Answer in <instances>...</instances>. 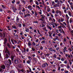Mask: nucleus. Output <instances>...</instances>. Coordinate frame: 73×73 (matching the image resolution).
<instances>
[{
    "label": "nucleus",
    "mask_w": 73,
    "mask_h": 73,
    "mask_svg": "<svg viewBox=\"0 0 73 73\" xmlns=\"http://www.w3.org/2000/svg\"><path fill=\"white\" fill-rule=\"evenodd\" d=\"M65 20V19H63V18H61V19H59L58 21L60 24L61 25V26H62V27H63L64 25L63 24H62V23H61V22H63Z\"/></svg>",
    "instance_id": "1"
},
{
    "label": "nucleus",
    "mask_w": 73,
    "mask_h": 73,
    "mask_svg": "<svg viewBox=\"0 0 73 73\" xmlns=\"http://www.w3.org/2000/svg\"><path fill=\"white\" fill-rule=\"evenodd\" d=\"M40 17H41V18L39 20L43 21L45 20V16L44 15H40Z\"/></svg>",
    "instance_id": "2"
},
{
    "label": "nucleus",
    "mask_w": 73,
    "mask_h": 73,
    "mask_svg": "<svg viewBox=\"0 0 73 73\" xmlns=\"http://www.w3.org/2000/svg\"><path fill=\"white\" fill-rule=\"evenodd\" d=\"M56 14H58L59 13L60 16H61L62 15V13L61 12V11H59V10H57L56 11Z\"/></svg>",
    "instance_id": "3"
},
{
    "label": "nucleus",
    "mask_w": 73,
    "mask_h": 73,
    "mask_svg": "<svg viewBox=\"0 0 73 73\" xmlns=\"http://www.w3.org/2000/svg\"><path fill=\"white\" fill-rule=\"evenodd\" d=\"M14 62L15 64H17L19 63V61L18 59H15L14 61Z\"/></svg>",
    "instance_id": "4"
},
{
    "label": "nucleus",
    "mask_w": 73,
    "mask_h": 73,
    "mask_svg": "<svg viewBox=\"0 0 73 73\" xmlns=\"http://www.w3.org/2000/svg\"><path fill=\"white\" fill-rule=\"evenodd\" d=\"M46 65L47 66L48 65V64H47L46 63H45L42 65V68H45V67H46Z\"/></svg>",
    "instance_id": "5"
},
{
    "label": "nucleus",
    "mask_w": 73,
    "mask_h": 73,
    "mask_svg": "<svg viewBox=\"0 0 73 73\" xmlns=\"http://www.w3.org/2000/svg\"><path fill=\"white\" fill-rule=\"evenodd\" d=\"M58 31L59 32H60V33H62V32L63 33H64V34L65 32H64V31L63 29H58Z\"/></svg>",
    "instance_id": "6"
},
{
    "label": "nucleus",
    "mask_w": 73,
    "mask_h": 73,
    "mask_svg": "<svg viewBox=\"0 0 73 73\" xmlns=\"http://www.w3.org/2000/svg\"><path fill=\"white\" fill-rule=\"evenodd\" d=\"M32 8L33 7H32V6L31 5L28 6L27 7V8H28L29 9L30 11H32Z\"/></svg>",
    "instance_id": "7"
},
{
    "label": "nucleus",
    "mask_w": 73,
    "mask_h": 73,
    "mask_svg": "<svg viewBox=\"0 0 73 73\" xmlns=\"http://www.w3.org/2000/svg\"><path fill=\"white\" fill-rule=\"evenodd\" d=\"M48 33L49 35V37L51 38V39H52V38H53V37H52V33H51V32H49Z\"/></svg>",
    "instance_id": "8"
},
{
    "label": "nucleus",
    "mask_w": 73,
    "mask_h": 73,
    "mask_svg": "<svg viewBox=\"0 0 73 73\" xmlns=\"http://www.w3.org/2000/svg\"><path fill=\"white\" fill-rule=\"evenodd\" d=\"M62 9H64V10L66 9V6L64 4H63L62 5Z\"/></svg>",
    "instance_id": "9"
},
{
    "label": "nucleus",
    "mask_w": 73,
    "mask_h": 73,
    "mask_svg": "<svg viewBox=\"0 0 73 73\" xmlns=\"http://www.w3.org/2000/svg\"><path fill=\"white\" fill-rule=\"evenodd\" d=\"M15 56H16L15 55H12L11 56V58L12 61L13 60V59H14V57H15Z\"/></svg>",
    "instance_id": "10"
},
{
    "label": "nucleus",
    "mask_w": 73,
    "mask_h": 73,
    "mask_svg": "<svg viewBox=\"0 0 73 73\" xmlns=\"http://www.w3.org/2000/svg\"><path fill=\"white\" fill-rule=\"evenodd\" d=\"M5 53H7L9 55V51H8V50L7 48H6V51H5Z\"/></svg>",
    "instance_id": "11"
},
{
    "label": "nucleus",
    "mask_w": 73,
    "mask_h": 73,
    "mask_svg": "<svg viewBox=\"0 0 73 73\" xmlns=\"http://www.w3.org/2000/svg\"><path fill=\"white\" fill-rule=\"evenodd\" d=\"M19 21H20V20H19V17H17L16 22L17 23H20V22Z\"/></svg>",
    "instance_id": "12"
},
{
    "label": "nucleus",
    "mask_w": 73,
    "mask_h": 73,
    "mask_svg": "<svg viewBox=\"0 0 73 73\" xmlns=\"http://www.w3.org/2000/svg\"><path fill=\"white\" fill-rule=\"evenodd\" d=\"M25 31L26 32H29V30L28 28H25Z\"/></svg>",
    "instance_id": "13"
},
{
    "label": "nucleus",
    "mask_w": 73,
    "mask_h": 73,
    "mask_svg": "<svg viewBox=\"0 0 73 73\" xmlns=\"http://www.w3.org/2000/svg\"><path fill=\"white\" fill-rule=\"evenodd\" d=\"M28 45L29 46H31L32 43H31V41H29V42H28Z\"/></svg>",
    "instance_id": "14"
},
{
    "label": "nucleus",
    "mask_w": 73,
    "mask_h": 73,
    "mask_svg": "<svg viewBox=\"0 0 73 73\" xmlns=\"http://www.w3.org/2000/svg\"><path fill=\"white\" fill-rule=\"evenodd\" d=\"M17 25H18V26L19 27V28H21V27L22 26V25H21V24L20 23H18L17 24Z\"/></svg>",
    "instance_id": "15"
},
{
    "label": "nucleus",
    "mask_w": 73,
    "mask_h": 73,
    "mask_svg": "<svg viewBox=\"0 0 73 73\" xmlns=\"http://www.w3.org/2000/svg\"><path fill=\"white\" fill-rule=\"evenodd\" d=\"M7 39H6V38H5L4 39V45H5V44H6V43H7Z\"/></svg>",
    "instance_id": "16"
},
{
    "label": "nucleus",
    "mask_w": 73,
    "mask_h": 73,
    "mask_svg": "<svg viewBox=\"0 0 73 73\" xmlns=\"http://www.w3.org/2000/svg\"><path fill=\"white\" fill-rule=\"evenodd\" d=\"M68 11V14L69 16H70V17L72 16V15L71 14V12H70V11Z\"/></svg>",
    "instance_id": "17"
},
{
    "label": "nucleus",
    "mask_w": 73,
    "mask_h": 73,
    "mask_svg": "<svg viewBox=\"0 0 73 73\" xmlns=\"http://www.w3.org/2000/svg\"><path fill=\"white\" fill-rule=\"evenodd\" d=\"M1 68H2V69H5V65H3L1 66Z\"/></svg>",
    "instance_id": "18"
},
{
    "label": "nucleus",
    "mask_w": 73,
    "mask_h": 73,
    "mask_svg": "<svg viewBox=\"0 0 73 73\" xmlns=\"http://www.w3.org/2000/svg\"><path fill=\"white\" fill-rule=\"evenodd\" d=\"M70 23H73V19L72 18H70L69 20Z\"/></svg>",
    "instance_id": "19"
},
{
    "label": "nucleus",
    "mask_w": 73,
    "mask_h": 73,
    "mask_svg": "<svg viewBox=\"0 0 73 73\" xmlns=\"http://www.w3.org/2000/svg\"><path fill=\"white\" fill-rule=\"evenodd\" d=\"M66 17L67 20H69V17L68 16V14L66 15Z\"/></svg>",
    "instance_id": "20"
},
{
    "label": "nucleus",
    "mask_w": 73,
    "mask_h": 73,
    "mask_svg": "<svg viewBox=\"0 0 73 73\" xmlns=\"http://www.w3.org/2000/svg\"><path fill=\"white\" fill-rule=\"evenodd\" d=\"M12 8L13 11H13L14 12H15V11H16V10H17V9L16 8H15L14 7H12Z\"/></svg>",
    "instance_id": "21"
},
{
    "label": "nucleus",
    "mask_w": 73,
    "mask_h": 73,
    "mask_svg": "<svg viewBox=\"0 0 73 73\" xmlns=\"http://www.w3.org/2000/svg\"><path fill=\"white\" fill-rule=\"evenodd\" d=\"M50 30H52V29L49 26L47 25L46 26Z\"/></svg>",
    "instance_id": "22"
},
{
    "label": "nucleus",
    "mask_w": 73,
    "mask_h": 73,
    "mask_svg": "<svg viewBox=\"0 0 73 73\" xmlns=\"http://www.w3.org/2000/svg\"><path fill=\"white\" fill-rule=\"evenodd\" d=\"M21 3H23V4H25L26 2L25 1V0H21Z\"/></svg>",
    "instance_id": "23"
},
{
    "label": "nucleus",
    "mask_w": 73,
    "mask_h": 73,
    "mask_svg": "<svg viewBox=\"0 0 73 73\" xmlns=\"http://www.w3.org/2000/svg\"><path fill=\"white\" fill-rule=\"evenodd\" d=\"M54 8H56V7H58V6L57 4H56L55 5H53Z\"/></svg>",
    "instance_id": "24"
},
{
    "label": "nucleus",
    "mask_w": 73,
    "mask_h": 73,
    "mask_svg": "<svg viewBox=\"0 0 73 73\" xmlns=\"http://www.w3.org/2000/svg\"><path fill=\"white\" fill-rule=\"evenodd\" d=\"M49 20L50 21H53L52 17H49Z\"/></svg>",
    "instance_id": "25"
},
{
    "label": "nucleus",
    "mask_w": 73,
    "mask_h": 73,
    "mask_svg": "<svg viewBox=\"0 0 73 73\" xmlns=\"http://www.w3.org/2000/svg\"><path fill=\"white\" fill-rule=\"evenodd\" d=\"M43 29L45 31H46V32H48V30H46V27H44L43 28Z\"/></svg>",
    "instance_id": "26"
},
{
    "label": "nucleus",
    "mask_w": 73,
    "mask_h": 73,
    "mask_svg": "<svg viewBox=\"0 0 73 73\" xmlns=\"http://www.w3.org/2000/svg\"><path fill=\"white\" fill-rule=\"evenodd\" d=\"M22 11L23 12H25V9H24V8H23L22 9Z\"/></svg>",
    "instance_id": "27"
},
{
    "label": "nucleus",
    "mask_w": 73,
    "mask_h": 73,
    "mask_svg": "<svg viewBox=\"0 0 73 73\" xmlns=\"http://www.w3.org/2000/svg\"><path fill=\"white\" fill-rule=\"evenodd\" d=\"M8 61L9 62V64L10 65H11L12 64V62H11V60L10 59H9L8 60Z\"/></svg>",
    "instance_id": "28"
},
{
    "label": "nucleus",
    "mask_w": 73,
    "mask_h": 73,
    "mask_svg": "<svg viewBox=\"0 0 73 73\" xmlns=\"http://www.w3.org/2000/svg\"><path fill=\"white\" fill-rule=\"evenodd\" d=\"M16 2V1L15 0H12V1H11V3L12 4H15V3Z\"/></svg>",
    "instance_id": "29"
},
{
    "label": "nucleus",
    "mask_w": 73,
    "mask_h": 73,
    "mask_svg": "<svg viewBox=\"0 0 73 73\" xmlns=\"http://www.w3.org/2000/svg\"><path fill=\"white\" fill-rule=\"evenodd\" d=\"M70 64V66L72 65V62H71V60H68Z\"/></svg>",
    "instance_id": "30"
},
{
    "label": "nucleus",
    "mask_w": 73,
    "mask_h": 73,
    "mask_svg": "<svg viewBox=\"0 0 73 73\" xmlns=\"http://www.w3.org/2000/svg\"><path fill=\"white\" fill-rule=\"evenodd\" d=\"M70 1H69V3L70 4V5H73V3H72V2L70 3Z\"/></svg>",
    "instance_id": "31"
},
{
    "label": "nucleus",
    "mask_w": 73,
    "mask_h": 73,
    "mask_svg": "<svg viewBox=\"0 0 73 73\" xmlns=\"http://www.w3.org/2000/svg\"><path fill=\"white\" fill-rule=\"evenodd\" d=\"M6 56V58H8L9 57V56H8V54H6L5 55Z\"/></svg>",
    "instance_id": "32"
},
{
    "label": "nucleus",
    "mask_w": 73,
    "mask_h": 73,
    "mask_svg": "<svg viewBox=\"0 0 73 73\" xmlns=\"http://www.w3.org/2000/svg\"><path fill=\"white\" fill-rule=\"evenodd\" d=\"M54 25H55V26L56 27H57L58 25V26L59 25V24H57L56 23H54Z\"/></svg>",
    "instance_id": "33"
},
{
    "label": "nucleus",
    "mask_w": 73,
    "mask_h": 73,
    "mask_svg": "<svg viewBox=\"0 0 73 73\" xmlns=\"http://www.w3.org/2000/svg\"><path fill=\"white\" fill-rule=\"evenodd\" d=\"M48 49H49V50L50 51H51V52H52V51H53V49H52V48H48Z\"/></svg>",
    "instance_id": "34"
},
{
    "label": "nucleus",
    "mask_w": 73,
    "mask_h": 73,
    "mask_svg": "<svg viewBox=\"0 0 73 73\" xmlns=\"http://www.w3.org/2000/svg\"><path fill=\"white\" fill-rule=\"evenodd\" d=\"M8 61H5V64L6 65H8Z\"/></svg>",
    "instance_id": "35"
},
{
    "label": "nucleus",
    "mask_w": 73,
    "mask_h": 73,
    "mask_svg": "<svg viewBox=\"0 0 73 73\" xmlns=\"http://www.w3.org/2000/svg\"><path fill=\"white\" fill-rule=\"evenodd\" d=\"M7 46L9 48H11V46H10V45H9V43L7 44Z\"/></svg>",
    "instance_id": "36"
},
{
    "label": "nucleus",
    "mask_w": 73,
    "mask_h": 73,
    "mask_svg": "<svg viewBox=\"0 0 73 73\" xmlns=\"http://www.w3.org/2000/svg\"><path fill=\"white\" fill-rule=\"evenodd\" d=\"M53 57L54 58H57V56H56V54H54V55H53Z\"/></svg>",
    "instance_id": "37"
},
{
    "label": "nucleus",
    "mask_w": 73,
    "mask_h": 73,
    "mask_svg": "<svg viewBox=\"0 0 73 73\" xmlns=\"http://www.w3.org/2000/svg\"><path fill=\"white\" fill-rule=\"evenodd\" d=\"M35 4H36V5H39V4H38V2L36 1Z\"/></svg>",
    "instance_id": "38"
},
{
    "label": "nucleus",
    "mask_w": 73,
    "mask_h": 73,
    "mask_svg": "<svg viewBox=\"0 0 73 73\" xmlns=\"http://www.w3.org/2000/svg\"><path fill=\"white\" fill-rule=\"evenodd\" d=\"M26 13H30V11H29V10L27 9H26Z\"/></svg>",
    "instance_id": "39"
},
{
    "label": "nucleus",
    "mask_w": 73,
    "mask_h": 73,
    "mask_svg": "<svg viewBox=\"0 0 73 73\" xmlns=\"http://www.w3.org/2000/svg\"><path fill=\"white\" fill-rule=\"evenodd\" d=\"M12 27L13 28H14V29H16V27L15 26L12 25Z\"/></svg>",
    "instance_id": "40"
},
{
    "label": "nucleus",
    "mask_w": 73,
    "mask_h": 73,
    "mask_svg": "<svg viewBox=\"0 0 73 73\" xmlns=\"http://www.w3.org/2000/svg\"><path fill=\"white\" fill-rule=\"evenodd\" d=\"M68 49V50H69V51H70V52L72 51V49H71L70 48H69Z\"/></svg>",
    "instance_id": "41"
},
{
    "label": "nucleus",
    "mask_w": 73,
    "mask_h": 73,
    "mask_svg": "<svg viewBox=\"0 0 73 73\" xmlns=\"http://www.w3.org/2000/svg\"><path fill=\"white\" fill-rule=\"evenodd\" d=\"M45 40H42V41L41 43V44H45Z\"/></svg>",
    "instance_id": "42"
},
{
    "label": "nucleus",
    "mask_w": 73,
    "mask_h": 73,
    "mask_svg": "<svg viewBox=\"0 0 73 73\" xmlns=\"http://www.w3.org/2000/svg\"><path fill=\"white\" fill-rule=\"evenodd\" d=\"M67 62H68V61H67V60H66L64 62V64H67Z\"/></svg>",
    "instance_id": "43"
},
{
    "label": "nucleus",
    "mask_w": 73,
    "mask_h": 73,
    "mask_svg": "<svg viewBox=\"0 0 73 73\" xmlns=\"http://www.w3.org/2000/svg\"><path fill=\"white\" fill-rule=\"evenodd\" d=\"M51 16L52 17V18H54V16H53V15L52 14H51L50 13H49Z\"/></svg>",
    "instance_id": "44"
},
{
    "label": "nucleus",
    "mask_w": 73,
    "mask_h": 73,
    "mask_svg": "<svg viewBox=\"0 0 73 73\" xmlns=\"http://www.w3.org/2000/svg\"><path fill=\"white\" fill-rule=\"evenodd\" d=\"M31 49H32V50H33V52L35 51V49L33 47H32L31 48Z\"/></svg>",
    "instance_id": "45"
},
{
    "label": "nucleus",
    "mask_w": 73,
    "mask_h": 73,
    "mask_svg": "<svg viewBox=\"0 0 73 73\" xmlns=\"http://www.w3.org/2000/svg\"><path fill=\"white\" fill-rule=\"evenodd\" d=\"M58 29H62V28L61 26H60L58 27Z\"/></svg>",
    "instance_id": "46"
},
{
    "label": "nucleus",
    "mask_w": 73,
    "mask_h": 73,
    "mask_svg": "<svg viewBox=\"0 0 73 73\" xmlns=\"http://www.w3.org/2000/svg\"><path fill=\"white\" fill-rule=\"evenodd\" d=\"M67 69H69L70 68V66L69 65H67Z\"/></svg>",
    "instance_id": "47"
},
{
    "label": "nucleus",
    "mask_w": 73,
    "mask_h": 73,
    "mask_svg": "<svg viewBox=\"0 0 73 73\" xmlns=\"http://www.w3.org/2000/svg\"><path fill=\"white\" fill-rule=\"evenodd\" d=\"M29 69H30V73H34V72L32 71V70H31V69L29 68Z\"/></svg>",
    "instance_id": "48"
},
{
    "label": "nucleus",
    "mask_w": 73,
    "mask_h": 73,
    "mask_svg": "<svg viewBox=\"0 0 73 73\" xmlns=\"http://www.w3.org/2000/svg\"><path fill=\"white\" fill-rule=\"evenodd\" d=\"M42 4L44 5H45V4H44V1L43 0H42Z\"/></svg>",
    "instance_id": "49"
},
{
    "label": "nucleus",
    "mask_w": 73,
    "mask_h": 73,
    "mask_svg": "<svg viewBox=\"0 0 73 73\" xmlns=\"http://www.w3.org/2000/svg\"><path fill=\"white\" fill-rule=\"evenodd\" d=\"M59 2L61 4H62L63 3H64V2L62 1L61 0L59 1Z\"/></svg>",
    "instance_id": "50"
},
{
    "label": "nucleus",
    "mask_w": 73,
    "mask_h": 73,
    "mask_svg": "<svg viewBox=\"0 0 73 73\" xmlns=\"http://www.w3.org/2000/svg\"><path fill=\"white\" fill-rule=\"evenodd\" d=\"M56 40H57V39H58V36H55V38Z\"/></svg>",
    "instance_id": "51"
},
{
    "label": "nucleus",
    "mask_w": 73,
    "mask_h": 73,
    "mask_svg": "<svg viewBox=\"0 0 73 73\" xmlns=\"http://www.w3.org/2000/svg\"><path fill=\"white\" fill-rule=\"evenodd\" d=\"M57 35L58 36H59V37H60L61 35V34L60 33H59L58 34H57Z\"/></svg>",
    "instance_id": "52"
},
{
    "label": "nucleus",
    "mask_w": 73,
    "mask_h": 73,
    "mask_svg": "<svg viewBox=\"0 0 73 73\" xmlns=\"http://www.w3.org/2000/svg\"><path fill=\"white\" fill-rule=\"evenodd\" d=\"M62 23H63V24H64V25H65V26H66L67 25H66V23L65 22H63Z\"/></svg>",
    "instance_id": "53"
},
{
    "label": "nucleus",
    "mask_w": 73,
    "mask_h": 73,
    "mask_svg": "<svg viewBox=\"0 0 73 73\" xmlns=\"http://www.w3.org/2000/svg\"><path fill=\"white\" fill-rule=\"evenodd\" d=\"M23 34H24V33L23 32V31H21L20 33V35H22Z\"/></svg>",
    "instance_id": "54"
},
{
    "label": "nucleus",
    "mask_w": 73,
    "mask_h": 73,
    "mask_svg": "<svg viewBox=\"0 0 73 73\" xmlns=\"http://www.w3.org/2000/svg\"><path fill=\"white\" fill-rule=\"evenodd\" d=\"M33 46H35L36 45V43L35 42H33Z\"/></svg>",
    "instance_id": "55"
},
{
    "label": "nucleus",
    "mask_w": 73,
    "mask_h": 73,
    "mask_svg": "<svg viewBox=\"0 0 73 73\" xmlns=\"http://www.w3.org/2000/svg\"><path fill=\"white\" fill-rule=\"evenodd\" d=\"M20 4V1H17V4Z\"/></svg>",
    "instance_id": "56"
},
{
    "label": "nucleus",
    "mask_w": 73,
    "mask_h": 73,
    "mask_svg": "<svg viewBox=\"0 0 73 73\" xmlns=\"http://www.w3.org/2000/svg\"><path fill=\"white\" fill-rule=\"evenodd\" d=\"M71 35H72V36H73V30H72L71 31Z\"/></svg>",
    "instance_id": "57"
},
{
    "label": "nucleus",
    "mask_w": 73,
    "mask_h": 73,
    "mask_svg": "<svg viewBox=\"0 0 73 73\" xmlns=\"http://www.w3.org/2000/svg\"><path fill=\"white\" fill-rule=\"evenodd\" d=\"M30 62H30L29 60H28V61L27 62V64H29Z\"/></svg>",
    "instance_id": "58"
},
{
    "label": "nucleus",
    "mask_w": 73,
    "mask_h": 73,
    "mask_svg": "<svg viewBox=\"0 0 73 73\" xmlns=\"http://www.w3.org/2000/svg\"><path fill=\"white\" fill-rule=\"evenodd\" d=\"M35 15L36 17L37 16V13L36 12H35Z\"/></svg>",
    "instance_id": "59"
},
{
    "label": "nucleus",
    "mask_w": 73,
    "mask_h": 73,
    "mask_svg": "<svg viewBox=\"0 0 73 73\" xmlns=\"http://www.w3.org/2000/svg\"><path fill=\"white\" fill-rule=\"evenodd\" d=\"M38 41H39V40L38 39L36 40H35V42H38Z\"/></svg>",
    "instance_id": "60"
},
{
    "label": "nucleus",
    "mask_w": 73,
    "mask_h": 73,
    "mask_svg": "<svg viewBox=\"0 0 73 73\" xmlns=\"http://www.w3.org/2000/svg\"><path fill=\"white\" fill-rule=\"evenodd\" d=\"M64 12L65 13H67V12H66V10L65 9L64 10Z\"/></svg>",
    "instance_id": "61"
},
{
    "label": "nucleus",
    "mask_w": 73,
    "mask_h": 73,
    "mask_svg": "<svg viewBox=\"0 0 73 73\" xmlns=\"http://www.w3.org/2000/svg\"><path fill=\"white\" fill-rule=\"evenodd\" d=\"M61 61H64V58H61Z\"/></svg>",
    "instance_id": "62"
},
{
    "label": "nucleus",
    "mask_w": 73,
    "mask_h": 73,
    "mask_svg": "<svg viewBox=\"0 0 73 73\" xmlns=\"http://www.w3.org/2000/svg\"><path fill=\"white\" fill-rule=\"evenodd\" d=\"M42 73H45V70H42Z\"/></svg>",
    "instance_id": "63"
},
{
    "label": "nucleus",
    "mask_w": 73,
    "mask_h": 73,
    "mask_svg": "<svg viewBox=\"0 0 73 73\" xmlns=\"http://www.w3.org/2000/svg\"><path fill=\"white\" fill-rule=\"evenodd\" d=\"M64 64H60V66H61V67H63V66H64Z\"/></svg>",
    "instance_id": "64"
}]
</instances>
